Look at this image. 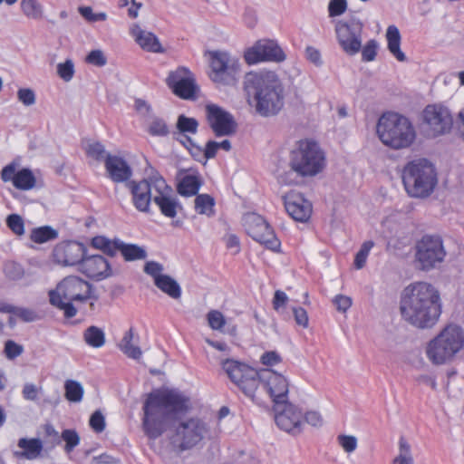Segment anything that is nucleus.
<instances>
[{"label":"nucleus","mask_w":464,"mask_h":464,"mask_svg":"<svg viewBox=\"0 0 464 464\" xmlns=\"http://www.w3.org/2000/svg\"><path fill=\"white\" fill-rule=\"evenodd\" d=\"M347 9L346 0H331L328 5V13L330 17H335L343 14Z\"/></svg>","instance_id":"052dcab7"},{"label":"nucleus","mask_w":464,"mask_h":464,"mask_svg":"<svg viewBox=\"0 0 464 464\" xmlns=\"http://www.w3.org/2000/svg\"><path fill=\"white\" fill-rule=\"evenodd\" d=\"M165 82L172 93L182 100H194L198 91L194 73L186 66L169 71Z\"/></svg>","instance_id":"ddd939ff"},{"label":"nucleus","mask_w":464,"mask_h":464,"mask_svg":"<svg viewBox=\"0 0 464 464\" xmlns=\"http://www.w3.org/2000/svg\"><path fill=\"white\" fill-rule=\"evenodd\" d=\"M57 73L64 82H69L74 75V64L72 60L68 59L64 63L57 65Z\"/></svg>","instance_id":"5fc2aeb1"},{"label":"nucleus","mask_w":464,"mask_h":464,"mask_svg":"<svg viewBox=\"0 0 464 464\" xmlns=\"http://www.w3.org/2000/svg\"><path fill=\"white\" fill-rule=\"evenodd\" d=\"M207 121L217 137L232 136L237 131V122L234 116L215 103L205 104Z\"/></svg>","instance_id":"f3484780"},{"label":"nucleus","mask_w":464,"mask_h":464,"mask_svg":"<svg viewBox=\"0 0 464 464\" xmlns=\"http://www.w3.org/2000/svg\"><path fill=\"white\" fill-rule=\"evenodd\" d=\"M65 398L71 402H80L83 397V387L76 381L67 380L64 383Z\"/></svg>","instance_id":"a19ab883"},{"label":"nucleus","mask_w":464,"mask_h":464,"mask_svg":"<svg viewBox=\"0 0 464 464\" xmlns=\"http://www.w3.org/2000/svg\"><path fill=\"white\" fill-rule=\"evenodd\" d=\"M212 424L213 428L211 430V433L208 436V440L210 441L208 450L210 455L215 456L219 451L218 438L220 433V429L217 421H213Z\"/></svg>","instance_id":"bf43d9fd"},{"label":"nucleus","mask_w":464,"mask_h":464,"mask_svg":"<svg viewBox=\"0 0 464 464\" xmlns=\"http://www.w3.org/2000/svg\"><path fill=\"white\" fill-rule=\"evenodd\" d=\"M373 245H374V243L371 240L365 241L362 245L360 250L355 255L354 263H353L355 268L362 269L365 266L367 256L369 255L370 250L373 246Z\"/></svg>","instance_id":"3c124183"},{"label":"nucleus","mask_w":464,"mask_h":464,"mask_svg":"<svg viewBox=\"0 0 464 464\" xmlns=\"http://www.w3.org/2000/svg\"><path fill=\"white\" fill-rule=\"evenodd\" d=\"M293 314L295 317V323L303 326L304 328H306L308 326V314L305 309L303 307H294L293 308Z\"/></svg>","instance_id":"774afa93"},{"label":"nucleus","mask_w":464,"mask_h":464,"mask_svg":"<svg viewBox=\"0 0 464 464\" xmlns=\"http://www.w3.org/2000/svg\"><path fill=\"white\" fill-rule=\"evenodd\" d=\"M17 164L11 162L5 166L0 173L3 182H12L19 190H30L35 187L36 179L30 169L23 168L16 170Z\"/></svg>","instance_id":"aec40b11"},{"label":"nucleus","mask_w":464,"mask_h":464,"mask_svg":"<svg viewBox=\"0 0 464 464\" xmlns=\"http://www.w3.org/2000/svg\"><path fill=\"white\" fill-rule=\"evenodd\" d=\"M387 47L389 52L400 62H405L407 57L401 50V34L395 25H389L386 31Z\"/></svg>","instance_id":"c756f323"},{"label":"nucleus","mask_w":464,"mask_h":464,"mask_svg":"<svg viewBox=\"0 0 464 464\" xmlns=\"http://www.w3.org/2000/svg\"><path fill=\"white\" fill-rule=\"evenodd\" d=\"M288 215L295 221L306 222L312 215V204L302 194L291 191L283 197Z\"/></svg>","instance_id":"5701e85b"},{"label":"nucleus","mask_w":464,"mask_h":464,"mask_svg":"<svg viewBox=\"0 0 464 464\" xmlns=\"http://www.w3.org/2000/svg\"><path fill=\"white\" fill-rule=\"evenodd\" d=\"M86 251L85 246L82 243L76 241L62 242L53 248V258L55 263L64 266L80 265L82 257L86 255Z\"/></svg>","instance_id":"6ab92c4d"},{"label":"nucleus","mask_w":464,"mask_h":464,"mask_svg":"<svg viewBox=\"0 0 464 464\" xmlns=\"http://www.w3.org/2000/svg\"><path fill=\"white\" fill-rule=\"evenodd\" d=\"M416 261L420 269L429 271L441 263L446 256L443 240L438 235H424L416 243Z\"/></svg>","instance_id":"f8f14e48"},{"label":"nucleus","mask_w":464,"mask_h":464,"mask_svg":"<svg viewBox=\"0 0 464 464\" xmlns=\"http://www.w3.org/2000/svg\"><path fill=\"white\" fill-rule=\"evenodd\" d=\"M50 303L63 312L66 318L76 315L77 310L72 302H85L97 299L92 295V286L87 281L76 276L63 278L55 289L49 292Z\"/></svg>","instance_id":"39448f33"},{"label":"nucleus","mask_w":464,"mask_h":464,"mask_svg":"<svg viewBox=\"0 0 464 464\" xmlns=\"http://www.w3.org/2000/svg\"><path fill=\"white\" fill-rule=\"evenodd\" d=\"M198 122L194 118H188L185 115H179L177 121V129L180 134L184 135L185 140L189 145L193 146L191 139L188 134H195L198 130Z\"/></svg>","instance_id":"c9c22d12"},{"label":"nucleus","mask_w":464,"mask_h":464,"mask_svg":"<svg viewBox=\"0 0 464 464\" xmlns=\"http://www.w3.org/2000/svg\"><path fill=\"white\" fill-rule=\"evenodd\" d=\"M58 237V232L50 226L38 227L32 229L30 239L36 244H44Z\"/></svg>","instance_id":"f704fd0d"},{"label":"nucleus","mask_w":464,"mask_h":464,"mask_svg":"<svg viewBox=\"0 0 464 464\" xmlns=\"http://www.w3.org/2000/svg\"><path fill=\"white\" fill-rule=\"evenodd\" d=\"M200 187L198 177L193 174L184 175L178 183V192L181 196H194L198 193Z\"/></svg>","instance_id":"2f4dec72"},{"label":"nucleus","mask_w":464,"mask_h":464,"mask_svg":"<svg viewBox=\"0 0 464 464\" xmlns=\"http://www.w3.org/2000/svg\"><path fill=\"white\" fill-rule=\"evenodd\" d=\"M155 285L164 294L173 299H179L181 296V287L179 283L171 276L166 275L162 278L156 280Z\"/></svg>","instance_id":"473e14b6"},{"label":"nucleus","mask_w":464,"mask_h":464,"mask_svg":"<svg viewBox=\"0 0 464 464\" xmlns=\"http://www.w3.org/2000/svg\"><path fill=\"white\" fill-rule=\"evenodd\" d=\"M376 132L380 140L392 150L409 148L416 139L411 121L397 112H385L378 120Z\"/></svg>","instance_id":"20e7f679"},{"label":"nucleus","mask_w":464,"mask_h":464,"mask_svg":"<svg viewBox=\"0 0 464 464\" xmlns=\"http://www.w3.org/2000/svg\"><path fill=\"white\" fill-rule=\"evenodd\" d=\"M453 125V119L448 108L441 105H428L423 111V130L430 137L448 133Z\"/></svg>","instance_id":"dca6fc26"},{"label":"nucleus","mask_w":464,"mask_h":464,"mask_svg":"<svg viewBox=\"0 0 464 464\" xmlns=\"http://www.w3.org/2000/svg\"><path fill=\"white\" fill-rule=\"evenodd\" d=\"M223 369L228 378L239 390L252 401H255L256 392L260 384L261 371L235 360H226Z\"/></svg>","instance_id":"9d476101"},{"label":"nucleus","mask_w":464,"mask_h":464,"mask_svg":"<svg viewBox=\"0 0 464 464\" xmlns=\"http://www.w3.org/2000/svg\"><path fill=\"white\" fill-rule=\"evenodd\" d=\"M61 438L65 442L64 450L66 452H71L80 443V437L75 430H63Z\"/></svg>","instance_id":"09e8293b"},{"label":"nucleus","mask_w":464,"mask_h":464,"mask_svg":"<svg viewBox=\"0 0 464 464\" xmlns=\"http://www.w3.org/2000/svg\"><path fill=\"white\" fill-rule=\"evenodd\" d=\"M203 426L198 419L181 421L176 428L173 442L182 450L188 449L201 440Z\"/></svg>","instance_id":"412c9836"},{"label":"nucleus","mask_w":464,"mask_h":464,"mask_svg":"<svg viewBox=\"0 0 464 464\" xmlns=\"http://www.w3.org/2000/svg\"><path fill=\"white\" fill-rule=\"evenodd\" d=\"M86 62L102 67L104 66L107 63L106 57L101 50H92L86 57Z\"/></svg>","instance_id":"69168bd1"},{"label":"nucleus","mask_w":464,"mask_h":464,"mask_svg":"<svg viewBox=\"0 0 464 464\" xmlns=\"http://www.w3.org/2000/svg\"><path fill=\"white\" fill-rule=\"evenodd\" d=\"M149 179L150 189L154 188L158 193L157 195L169 194L172 192V188L166 183L165 179L151 167L150 168Z\"/></svg>","instance_id":"ea45409f"},{"label":"nucleus","mask_w":464,"mask_h":464,"mask_svg":"<svg viewBox=\"0 0 464 464\" xmlns=\"http://www.w3.org/2000/svg\"><path fill=\"white\" fill-rule=\"evenodd\" d=\"M17 98L25 106H31L36 101L35 93L30 88H20L17 91Z\"/></svg>","instance_id":"680f3d73"},{"label":"nucleus","mask_w":464,"mask_h":464,"mask_svg":"<svg viewBox=\"0 0 464 464\" xmlns=\"http://www.w3.org/2000/svg\"><path fill=\"white\" fill-rule=\"evenodd\" d=\"M153 202L158 206L160 213L169 218H174L178 215V211L181 209V205L173 194L155 195L153 196Z\"/></svg>","instance_id":"c85d7f7f"},{"label":"nucleus","mask_w":464,"mask_h":464,"mask_svg":"<svg viewBox=\"0 0 464 464\" xmlns=\"http://www.w3.org/2000/svg\"><path fill=\"white\" fill-rule=\"evenodd\" d=\"M119 241V238L111 240L104 236H96L92 239V246L111 256H114L117 253Z\"/></svg>","instance_id":"4c0bfd02"},{"label":"nucleus","mask_w":464,"mask_h":464,"mask_svg":"<svg viewBox=\"0 0 464 464\" xmlns=\"http://www.w3.org/2000/svg\"><path fill=\"white\" fill-rule=\"evenodd\" d=\"M86 154L88 157L97 160L104 161L107 155H111L106 152L105 147L101 142H92L87 145Z\"/></svg>","instance_id":"a18cd8bd"},{"label":"nucleus","mask_w":464,"mask_h":464,"mask_svg":"<svg viewBox=\"0 0 464 464\" xmlns=\"http://www.w3.org/2000/svg\"><path fill=\"white\" fill-rule=\"evenodd\" d=\"M242 225L246 234L255 241L273 252L280 251V240L272 227L261 215L255 212L246 213L242 218Z\"/></svg>","instance_id":"9b49d317"},{"label":"nucleus","mask_w":464,"mask_h":464,"mask_svg":"<svg viewBox=\"0 0 464 464\" xmlns=\"http://www.w3.org/2000/svg\"><path fill=\"white\" fill-rule=\"evenodd\" d=\"M132 196V203L137 210L149 212L151 199L150 184L147 179L130 181L127 185Z\"/></svg>","instance_id":"a878e982"},{"label":"nucleus","mask_w":464,"mask_h":464,"mask_svg":"<svg viewBox=\"0 0 464 464\" xmlns=\"http://www.w3.org/2000/svg\"><path fill=\"white\" fill-rule=\"evenodd\" d=\"M42 392V386H37L33 382H25L22 389V396L25 401H37Z\"/></svg>","instance_id":"8fccbe9b"},{"label":"nucleus","mask_w":464,"mask_h":464,"mask_svg":"<svg viewBox=\"0 0 464 464\" xmlns=\"http://www.w3.org/2000/svg\"><path fill=\"white\" fill-rule=\"evenodd\" d=\"M363 24L358 18H351L348 22L338 21L335 34L339 45L348 55H355L362 48Z\"/></svg>","instance_id":"4468645a"},{"label":"nucleus","mask_w":464,"mask_h":464,"mask_svg":"<svg viewBox=\"0 0 464 464\" xmlns=\"http://www.w3.org/2000/svg\"><path fill=\"white\" fill-rule=\"evenodd\" d=\"M79 13L84 19L88 22H98V21H105L107 19V14L104 12L93 13L92 8L90 6H81L78 9Z\"/></svg>","instance_id":"4d7b16f0"},{"label":"nucleus","mask_w":464,"mask_h":464,"mask_svg":"<svg viewBox=\"0 0 464 464\" xmlns=\"http://www.w3.org/2000/svg\"><path fill=\"white\" fill-rule=\"evenodd\" d=\"M464 336L459 326H448L427 347V355L434 364L451 359L463 346Z\"/></svg>","instance_id":"1a4fd4ad"},{"label":"nucleus","mask_w":464,"mask_h":464,"mask_svg":"<svg viewBox=\"0 0 464 464\" xmlns=\"http://www.w3.org/2000/svg\"><path fill=\"white\" fill-rule=\"evenodd\" d=\"M144 272L151 276L154 281V285L156 284V280L158 278H162L166 275L162 274L164 268L163 266L155 261H149L144 266Z\"/></svg>","instance_id":"6e6d98bb"},{"label":"nucleus","mask_w":464,"mask_h":464,"mask_svg":"<svg viewBox=\"0 0 464 464\" xmlns=\"http://www.w3.org/2000/svg\"><path fill=\"white\" fill-rule=\"evenodd\" d=\"M244 59L249 65L262 62L282 63L286 54L276 40L261 39L245 50Z\"/></svg>","instance_id":"2eb2a0df"},{"label":"nucleus","mask_w":464,"mask_h":464,"mask_svg":"<svg viewBox=\"0 0 464 464\" xmlns=\"http://www.w3.org/2000/svg\"><path fill=\"white\" fill-rule=\"evenodd\" d=\"M142 409V429L150 439L154 440L171 422L180 420L191 409V402L177 389H159L148 394Z\"/></svg>","instance_id":"f257e3e1"},{"label":"nucleus","mask_w":464,"mask_h":464,"mask_svg":"<svg viewBox=\"0 0 464 464\" xmlns=\"http://www.w3.org/2000/svg\"><path fill=\"white\" fill-rule=\"evenodd\" d=\"M21 10L24 16L33 20H41L44 17V6L38 0H21Z\"/></svg>","instance_id":"58836bf2"},{"label":"nucleus","mask_w":464,"mask_h":464,"mask_svg":"<svg viewBox=\"0 0 464 464\" xmlns=\"http://www.w3.org/2000/svg\"><path fill=\"white\" fill-rule=\"evenodd\" d=\"M282 405L283 410L275 416L277 427L294 436L300 434L303 426L301 411L288 401Z\"/></svg>","instance_id":"4be33fe9"},{"label":"nucleus","mask_w":464,"mask_h":464,"mask_svg":"<svg viewBox=\"0 0 464 464\" xmlns=\"http://www.w3.org/2000/svg\"><path fill=\"white\" fill-rule=\"evenodd\" d=\"M104 167L108 178L115 183L126 182L132 176L130 166L120 156L107 155Z\"/></svg>","instance_id":"393cba45"},{"label":"nucleus","mask_w":464,"mask_h":464,"mask_svg":"<svg viewBox=\"0 0 464 464\" xmlns=\"http://www.w3.org/2000/svg\"><path fill=\"white\" fill-rule=\"evenodd\" d=\"M243 89L248 97L254 99L255 110L263 117L277 115L285 105V88L275 72L246 73Z\"/></svg>","instance_id":"7ed1b4c3"},{"label":"nucleus","mask_w":464,"mask_h":464,"mask_svg":"<svg viewBox=\"0 0 464 464\" xmlns=\"http://www.w3.org/2000/svg\"><path fill=\"white\" fill-rule=\"evenodd\" d=\"M130 34L143 50L155 53H164L159 38L153 33L141 29L139 24L131 26Z\"/></svg>","instance_id":"bb28decb"},{"label":"nucleus","mask_w":464,"mask_h":464,"mask_svg":"<svg viewBox=\"0 0 464 464\" xmlns=\"http://www.w3.org/2000/svg\"><path fill=\"white\" fill-rule=\"evenodd\" d=\"M24 353V346L13 340L5 343L4 353L8 360H14Z\"/></svg>","instance_id":"603ef678"},{"label":"nucleus","mask_w":464,"mask_h":464,"mask_svg":"<svg viewBox=\"0 0 464 464\" xmlns=\"http://www.w3.org/2000/svg\"><path fill=\"white\" fill-rule=\"evenodd\" d=\"M18 450L14 455L19 459L34 460L38 459L44 450L43 442L38 438H21L17 442Z\"/></svg>","instance_id":"cd10ccee"},{"label":"nucleus","mask_w":464,"mask_h":464,"mask_svg":"<svg viewBox=\"0 0 464 464\" xmlns=\"http://www.w3.org/2000/svg\"><path fill=\"white\" fill-rule=\"evenodd\" d=\"M89 423L95 432H102L105 429V419L100 411H96L92 414Z\"/></svg>","instance_id":"e2e57ef3"},{"label":"nucleus","mask_w":464,"mask_h":464,"mask_svg":"<svg viewBox=\"0 0 464 464\" xmlns=\"http://www.w3.org/2000/svg\"><path fill=\"white\" fill-rule=\"evenodd\" d=\"M260 362L266 366H274L282 362V357L276 351H268L262 354Z\"/></svg>","instance_id":"0e129e2a"},{"label":"nucleus","mask_w":464,"mask_h":464,"mask_svg":"<svg viewBox=\"0 0 464 464\" xmlns=\"http://www.w3.org/2000/svg\"><path fill=\"white\" fill-rule=\"evenodd\" d=\"M401 317L420 328H431L441 314L440 293L430 284L417 282L406 286L401 295Z\"/></svg>","instance_id":"f03ea898"},{"label":"nucleus","mask_w":464,"mask_h":464,"mask_svg":"<svg viewBox=\"0 0 464 464\" xmlns=\"http://www.w3.org/2000/svg\"><path fill=\"white\" fill-rule=\"evenodd\" d=\"M379 48L378 42L375 39H371L362 46V61L364 63L372 62L377 56V51Z\"/></svg>","instance_id":"49530a36"},{"label":"nucleus","mask_w":464,"mask_h":464,"mask_svg":"<svg viewBox=\"0 0 464 464\" xmlns=\"http://www.w3.org/2000/svg\"><path fill=\"white\" fill-rule=\"evenodd\" d=\"M289 165L301 177H314L324 169L325 155L317 142L303 140L291 151Z\"/></svg>","instance_id":"6e6552de"},{"label":"nucleus","mask_w":464,"mask_h":464,"mask_svg":"<svg viewBox=\"0 0 464 464\" xmlns=\"http://www.w3.org/2000/svg\"><path fill=\"white\" fill-rule=\"evenodd\" d=\"M14 315L25 323L34 322L39 319V316L34 310L26 307L16 306Z\"/></svg>","instance_id":"13d9d810"},{"label":"nucleus","mask_w":464,"mask_h":464,"mask_svg":"<svg viewBox=\"0 0 464 464\" xmlns=\"http://www.w3.org/2000/svg\"><path fill=\"white\" fill-rule=\"evenodd\" d=\"M133 338L134 332L133 329L130 328L124 334L122 339L119 343V348L128 357L137 360L141 357L142 352L138 345L132 343Z\"/></svg>","instance_id":"7c9ffc66"},{"label":"nucleus","mask_w":464,"mask_h":464,"mask_svg":"<svg viewBox=\"0 0 464 464\" xmlns=\"http://www.w3.org/2000/svg\"><path fill=\"white\" fill-rule=\"evenodd\" d=\"M80 271L89 278L96 281L103 280L111 276V268L108 260L101 255L82 257Z\"/></svg>","instance_id":"b1692460"},{"label":"nucleus","mask_w":464,"mask_h":464,"mask_svg":"<svg viewBox=\"0 0 464 464\" xmlns=\"http://www.w3.org/2000/svg\"><path fill=\"white\" fill-rule=\"evenodd\" d=\"M338 441L343 450L347 452L353 451L357 446L356 438L351 435H339Z\"/></svg>","instance_id":"338daca9"},{"label":"nucleus","mask_w":464,"mask_h":464,"mask_svg":"<svg viewBox=\"0 0 464 464\" xmlns=\"http://www.w3.org/2000/svg\"><path fill=\"white\" fill-rule=\"evenodd\" d=\"M120 251L126 261L145 259L147 253L144 248L134 245L126 244L120 239L117 252Z\"/></svg>","instance_id":"72a5a7b5"},{"label":"nucleus","mask_w":464,"mask_h":464,"mask_svg":"<svg viewBox=\"0 0 464 464\" xmlns=\"http://www.w3.org/2000/svg\"><path fill=\"white\" fill-rule=\"evenodd\" d=\"M208 324L212 330L223 332L226 318L218 310H210L206 315Z\"/></svg>","instance_id":"37998d69"},{"label":"nucleus","mask_w":464,"mask_h":464,"mask_svg":"<svg viewBox=\"0 0 464 464\" xmlns=\"http://www.w3.org/2000/svg\"><path fill=\"white\" fill-rule=\"evenodd\" d=\"M5 276L10 281H19L24 276L23 266L14 261H6L3 266Z\"/></svg>","instance_id":"79ce46f5"},{"label":"nucleus","mask_w":464,"mask_h":464,"mask_svg":"<svg viewBox=\"0 0 464 464\" xmlns=\"http://www.w3.org/2000/svg\"><path fill=\"white\" fill-rule=\"evenodd\" d=\"M148 131L151 136H166L169 133V128L164 120L155 118L150 123Z\"/></svg>","instance_id":"864d4df0"},{"label":"nucleus","mask_w":464,"mask_h":464,"mask_svg":"<svg viewBox=\"0 0 464 464\" xmlns=\"http://www.w3.org/2000/svg\"><path fill=\"white\" fill-rule=\"evenodd\" d=\"M401 180L406 192L412 198L429 197L438 182L435 167L427 159L409 161L402 169Z\"/></svg>","instance_id":"423d86ee"},{"label":"nucleus","mask_w":464,"mask_h":464,"mask_svg":"<svg viewBox=\"0 0 464 464\" xmlns=\"http://www.w3.org/2000/svg\"><path fill=\"white\" fill-rule=\"evenodd\" d=\"M400 454L397 456L392 464H411L413 459L411 456L410 445L404 438H401L399 441Z\"/></svg>","instance_id":"de8ad7c7"},{"label":"nucleus","mask_w":464,"mask_h":464,"mask_svg":"<svg viewBox=\"0 0 464 464\" xmlns=\"http://www.w3.org/2000/svg\"><path fill=\"white\" fill-rule=\"evenodd\" d=\"M260 383L276 405L279 406L287 402L289 383L283 374L271 369H263L261 370Z\"/></svg>","instance_id":"a211bd4d"},{"label":"nucleus","mask_w":464,"mask_h":464,"mask_svg":"<svg viewBox=\"0 0 464 464\" xmlns=\"http://www.w3.org/2000/svg\"><path fill=\"white\" fill-rule=\"evenodd\" d=\"M208 56V76L217 87L234 86L237 83L241 72L238 58L227 51H206Z\"/></svg>","instance_id":"0eeeda50"},{"label":"nucleus","mask_w":464,"mask_h":464,"mask_svg":"<svg viewBox=\"0 0 464 464\" xmlns=\"http://www.w3.org/2000/svg\"><path fill=\"white\" fill-rule=\"evenodd\" d=\"M85 343L93 348H101L105 343V334L102 329L92 325L83 332Z\"/></svg>","instance_id":"e433bc0d"},{"label":"nucleus","mask_w":464,"mask_h":464,"mask_svg":"<svg viewBox=\"0 0 464 464\" xmlns=\"http://www.w3.org/2000/svg\"><path fill=\"white\" fill-rule=\"evenodd\" d=\"M7 227L16 236H23L24 234V218L18 214H10L6 219Z\"/></svg>","instance_id":"c03bdc74"}]
</instances>
